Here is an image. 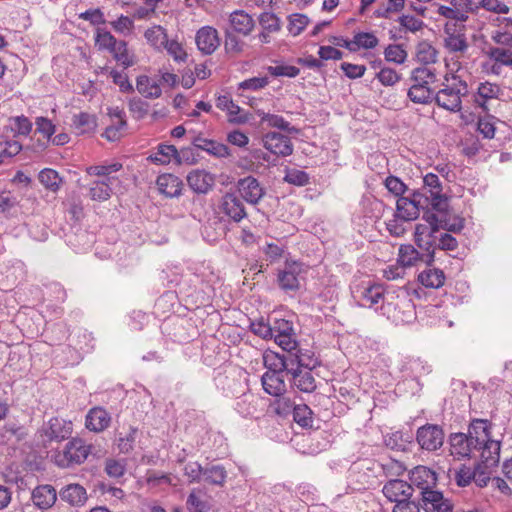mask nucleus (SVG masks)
I'll return each mask as SVG.
<instances>
[{"mask_svg": "<svg viewBox=\"0 0 512 512\" xmlns=\"http://www.w3.org/2000/svg\"><path fill=\"white\" fill-rule=\"evenodd\" d=\"M220 210L234 222H240L247 216L242 200L233 193H227L222 197Z\"/></svg>", "mask_w": 512, "mask_h": 512, "instance_id": "nucleus-16", "label": "nucleus"}, {"mask_svg": "<svg viewBox=\"0 0 512 512\" xmlns=\"http://www.w3.org/2000/svg\"><path fill=\"white\" fill-rule=\"evenodd\" d=\"M468 94V85L459 75L445 77L443 88L440 89L434 99L438 106L458 112L462 109V97Z\"/></svg>", "mask_w": 512, "mask_h": 512, "instance_id": "nucleus-1", "label": "nucleus"}, {"mask_svg": "<svg viewBox=\"0 0 512 512\" xmlns=\"http://www.w3.org/2000/svg\"><path fill=\"white\" fill-rule=\"evenodd\" d=\"M92 446L87 445L81 438L68 441L63 450L54 455L55 464L60 468H69L85 462L91 453Z\"/></svg>", "mask_w": 512, "mask_h": 512, "instance_id": "nucleus-3", "label": "nucleus"}, {"mask_svg": "<svg viewBox=\"0 0 512 512\" xmlns=\"http://www.w3.org/2000/svg\"><path fill=\"white\" fill-rule=\"evenodd\" d=\"M229 22L234 32L244 36L249 35L254 29L253 18L243 10H236L230 14Z\"/></svg>", "mask_w": 512, "mask_h": 512, "instance_id": "nucleus-28", "label": "nucleus"}, {"mask_svg": "<svg viewBox=\"0 0 512 512\" xmlns=\"http://www.w3.org/2000/svg\"><path fill=\"white\" fill-rule=\"evenodd\" d=\"M425 512H452L454 504L443 493L436 489L421 492L419 504Z\"/></svg>", "mask_w": 512, "mask_h": 512, "instance_id": "nucleus-8", "label": "nucleus"}, {"mask_svg": "<svg viewBox=\"0 0 512 512\" xmlns=\"http://www.w3.org/2000/svg\"><path fill=\"white\" fill-rule=\"evenodd\" d=\"M121 168L122 164L112 163L107 165L90 166L86 171L89 175L103 177L102 181L113 183L116 178L111 176V174L119 171Z\"/></svg>", "mask_w": 512, "mask_h": 512, "instance_id": "nucleus-43", "label": "nucleus"}, {"mask_svg": "<svg viewBox=\"0 0 512 512\" xmlns=\"http://www.w3.org/2000/svg\"><path fill=\"white\" fill-rule=\"evenodd\" d=\"M158 190L167 197H178L181 195L183 182L173 174H162L156 181Z\"/></svg>", "mask_w": 512, "mask_h": 512, "instance_id": "nucleus-27", "label": "nucleus"}, {"mask_svg": "<svg viewBox=\"0 0 512 512\" xmlns=\"http://www.w3.org/2000/svg\"><path fill=\"white\" fill-rule=\"evenodd\" d=\"M60 497L72 506H82L87 500V493L83 486L69 484L60 491Z\"/></svg>", "mask_w": 512, "mask_h": 512, "instance_id": "nucleus-29", "label": "nucleus"}, {"mask_svg": "<svg viewBox=\"0 0 512 512\" xmlns=\"http://www.w3.org/2000/svg\"><path fill=\"white\" fill-rule=\"evenodd\" d=\"M261 382L264 391L274 397H280L286 391L283 373L265 372L261 377Z\"/></svg>", "mask_w": 512, "mask_h": 512, "instance_id": "nucleus-25", "label": "nucleus"}, {"mask_svg": "<svg viewBox=\"0 0 512 512\" xmlns=\"http://www.w3.org/2000/svg\"><path fill=\"white\" fill-rule=\"evenodd\" d=\"M294 360V367L300 369H314L319 365L318 359L309 350H297L294 357H290Z\"/></svg>", "mask_w": 512, "mask_h": 512, "instance_id": "nucleus-51", "label": "nucleus"}, {"mask_svg": "<svg viewBox=\"0 0 512 512\" xmlns=\"http://www.w3.org/2000/svg\"><path fill=\"white\" fill-rule=\"evenodd\" d=\"M476 450H481V460L486 468L497 466L500 460L501 442L489 439L487 443L480 444Z\"/></svg>", "mask_w": 512, "mask_h": 512, "instance_id": "nucleus-26", "label": "nucleus"}, {"mask_svg": "<svg viewBox=\"0 0 512 512\" xmlns=\"http://www.w3.org/2000/svg\"><path fill=\"white\" fill-rule=\"evenodd\" d=\"M187 183L195 193L206 194L214 186L215 177L205 170L197 169L188 174Z\"/></svg>", "mask_w": 512, "mask_h": 512, "instance_id": "nucleus-18", "label": "nucleus"}, {"mask_svg": "<svg viewBox=\"0 0 512 512\" xmlns=\"http://www.w3.org/2000/svg\"><path fill=\"white\" fill-rule=\"evenodd\" d=\"M38 178L40 183L52 192H57L63 182L58 172L50 168H45L40 171Z\"/></svg>", "mask_w": 512, "mask_h": 512, "instance_id": "nucleus-44", "label": "nucleus"}, {"mask_svg": "<svg viewBox=\"0 0 512 512\" xmlns=\"http://www.w3.org/2000/svg\"><path fill=\"white\" fill-rule=\"evenodd\" d=\"M226 479V471L221 466H211L204 468L203 473V481L215 484V485H222L225 482Z\"/></svg>", "mask_w": 512, "mask_h": 512, "instance_id": "nucleus-56", "label": "nucleus"}, {"mask_svg": "<svg viewBox=\"0 0 512 512\" xmlns=\"http://www.w3.org/2000/svg\"><path fill=\"white\" fill-rule=\"evenodd\" d=\"M385 445L391 450L395 451H405L407 440L403 438V434L400 431H396L390 434H387L384 438Z\"/></svg>", "mask_w": 512, "mask_h": 512, "instance_id": "nucleus-64", "label": "nucleus"}, {"mask_svg": "<svg viewBox=\"0 0 512 512\" xmlns=\"http://www.w3.org/2000/svg\"><path fill=\"white\" fill-rule=\"evenodd\" d=\"M385 60L396 64H402L407 58L406 50L398 44H390L384 51Z\"/></svg>", "mask_w": 512, "mask_h": 512, "instance_id": "nucleus-59", "label": "nucleus"}, {"mask_svg": "<svg viewBox=\"0 0 512 512\" xmlns=\"http://www.w3.org/2000/svg\"><path fill=\"white\" fill-rule=\"evenodd\" d=\"M487 56L494 62L512 67V51L508 48L490 47Z\"/></svg>", "mask_w": 512, "mask_h": 512, "instance_id": "nucleus-54", "label": "nucleus"}, {"mask_svg": "<svg viewBox=\"0 0 512 512\" xmlns=\"http://www.w3.org/2000/svg\"><path fill=\"white\" fill-rule=\"evenodd\" d=\"M136 88L142 96L149 99H157L162 94L160 84L146 75L137 78Z\"/></svg>", "mask_w": 512, "mask_h": 512, "instance_id": "nucleus-34", "label": "nucleus"}, {"mask_svg": "<svg viewBox=\"0 0 512 512\" xmlns=\"http://www.w3.org/2000/svg\"><path fill=\"white\" fill-rule=\"evenodd\" d=\"M156 164H168L172 159L180 163L178 151L173 145H159L157 152L149 157Z\"/></svg>", "mask_w": 512, "mask_h": 512, "instance_id": "nucleus-42", "label": "nucleus"}, {"mask_svg": "<svg viewBox=\"0 0 512 512\" xmlns=\"http://www.w3.org/2000/svg\"><path fill=\"white\" fill-rule=\"evenodd\" d=\"M110 53L113 55L117 62L124 66V68H128L134 65V59L128 52L126 41L117 40Z\"/></svg>", "mask_w": 512, "mask_h": 512, "instance_id": "nucleus-48", "label": "nucleus"}, {"mask_svg": "<svg viewBox=\"0 0 512 512\" xmlns=\"http://www.w3.org/2000/svg\"><path fill=\"white\" fill-rule=\"evenodd\" d=\"M262 143L266 150L277 157H286L293 153L291 139L278 132H268L263 135Z\"/></svg>", "mask_w": 512, "mask_h": 512, "instance_id": "nucleus-9", "label": "nucleus"}, {"mask_svg": "<svg viewBox=\"0 0 512 512\" xmlns=\"http://www.w3.org/2000/svg\"><path fill=\"white\" fill-rule=\"evenodd\" d=\"M378 38L369 32H359L354 35L353 40L344 41V46L351 50L355 51L357 49H373L378 45Z\"/></svg>", "mask_w": 512, "mask_h": 512, "instance_id": "nucleus-33", "label": "nucleus"}, {"mask_svg": "<svg viewBox=\"0 0 512 512\" xmlns=\"http://www.w3.org/2000/svg\"><path fill=\"white\" fill-rule=\"evenodd\" d=\"M442 184L439 177L434 173H428L423 178V187L421 193L429 198V205L434 211H442L446 207L448 197L442 192Z\"/></svg>", "mask_w": 512, "mask_h": 512, "instance_id": "nucleus-5", "label": "nucleus"}, {"mask_svg": "<svg viewBox=\"0 0 512 512\" xmlns=\"http://www.w3.org/2000/svg\"><path fill=\"white\" fill-rule=\"evenodd\" d=\"M309 19L304 14L295 13L289 16L288 31L291 35H299L308 25Z\"/></svg>", "mask_w": 512, "mask_h": 512, "instance_id": "nucleus-61", "label": "nucleus"}, {"mask_svg": "<svg viewBox=\"0 0 512 512\" xmlns=\"http://www.w3.org/2000/svg\"><path fill=\"white\" fill-rule=\"evenodd\" d=\"M48 429L46 430V435L50 440H64L68 438L71 434V424L66 423L64 420L54 417L51 418L48 422Z\"/></svg>", "mask_w": 512, "mask_h": 512, "instance_id": "nucleus-35", "label": "nucleus"}, {"mask_svg": "<svg viewBox=\"0 0 512 512\" xmlns=\"http://www.w3.org/2000/svg\"><path fill=\"white\" fill-rule=\"evenodd\" d=\"M429 214H434V212L429 210L424 212L422 219L426 223L416 224L414 233L417 246L427 252L425 259L427 265H431L434 262L437 233H439L437 223H431V221L426 218V216Z\"/></svg>", "mask_w": 512, "mask_h": 512, "instance_id": "nucleus-2", "label": "nucleus"}, {"mask_svg": "<svg viewBox=\"0 0 512 512\" xmlns=\"http://www.w3.org/2000/svg\"><path fill=\"white\" fill-rule=\"evenodd\" d=\"M418 280L427 288H440L445 282V275L440 269L429 268L418 275Z\"/></svg>", "mask_w": 512, "mask_h": 512, "instance_id": "nucleus-38", "label": "nucleus"}, {"mask_svg": "<svg viewBox=\"0 0 512 512\" xmlns=\"http://www.w3.org/2000/svg\"><path fill=\"white\" fill-rule=\"evenodd\" d=\"M117 39L107 30L97 29L95 35V44L100 50H108L109 52L115 46Z\"/></svg>", "mask_w": 512, "mask_h": 512, "instance_id": "nucleus-62", "label": "nucleus"}, {"mask_svg": "<svg viewBox=\"0 0 512 512\" xmlns=\"http://www.w3.org/2000/svg\"><path fill=\"white\" fill-rule=\"evenodd\" d=\"M108 115L110 117L111 123L105 129L103 136L108 141H117L123 135V130L127 126V122L125 119V113L123 110L116 108H108Z\"/></svg>", "mask_w": 512, "mask_h": 512, "instance_id": "nucleus-17", "label": "nucleus"}, {"mask_svg": "<svg viewBox=\"0 0 512 512\" xmlns=\"http://www.w3.org/2000/svg\"><path fill=\"white\" fill-rule=\"evenodd\" d=\"M138 429L130 426L127 433H119L116 439V446L120 453L128 454L134 449Z\"/></svg>", "mask_w": 512, "mask_h": 512, "instance_id": "nucleus-49", "label": "nucleus"}, {"mask_svg": "<svg viewBox=\"0 0 512 512\" xmlns=\"http://www.w3.org/2000/svg\"><path fill=\"white\" fill-rule=\"evenodd\" d=\"M437 50L427 41L418 43L416 47V59L425 66L437 61Z\"/></svg>", "mask_w": 512, "mask_h": 512, "instance_id": "nucleus-46", "label": "nucleus"}, {"mask_svg": "<svg viewBox=\"0 0 512 512\" xmlns=\"http://www.w3.org/2000/svg\"><path fill=\"white\" fill-rule=\"evenodd\" d=\"M72 127L78 134L91 133L97 127V119L95 115L80 112L72 117Z\"/></svg>", "mask_w": 512, "mask_h": 512, "instance_id": "nucleus-37", "label": "nucleus"}, {"mask_svg": "<svg viewBox=\"0 0 512 512\" xmlns=\"http://www.w3.org/2000/svg\"><path fill=\"white\" fill-rule=\"evenodd\" d=\"M195 42L202 54L211 55L220 46L221 39L217 29L212 26H203L196 32Z\"/></svg>", "mask_w": 512, "mask_h": 512, "instance_id": "nucleus-12", "label": "nucleus"}, {"mask_svg": "<svg viewBox=\"0 0 512 512\" xmlns=\"http://www.w3.org/2000/svg\"><path fill=\"white\" fill-rule=\"evenodd\" d=\"M384 297V288L381 284H373L360 291V302L364 307L372 308Z\"/></svg>", "mask_w": 512, "mask_h": 512, "instance_id": "nucleus-36", "label": "nucleus"}, {"mask_svg": "<svg viewBox=\"0 0 512 512\" xmlns=\"http://www.w3.org/2000/svg\"><path fill=\"white\" fill-rule=\"evenodd\" d=\"M472 441L465 433H452L449 437L451 454L458 458L469 457L475 449Z\"/></svg>", "mask_w": 512, "mask_h": 512, "instance_id": "nucleus-22", "label": "nucleus"}, {"mask_svg": "<svg viewBox=\"0 0 512 512\" xmlns=\"http://www.w3.org/2000/svg\"><path fill=\"white\" fill-rule=\"evenodd\" d=\"M501 92V88L499 85L490 82L480 83L477 90V96L475 102L485 110L487 109L485 106L486 101L490 99H496L499 97Z\"/></svg>", "mask_w": 512, "mask_h": 512, "instance_id": "nucleus-39", "label": "nucleus"}, {"mask_svg": "<svg viewBox=\"0 0 512 512\" xmlns=\"http://www.w3.org/2000/svg\"><path fill=\"white\" fill-rule=\"evenodd\" d=\"M192 144L196 148L203 150L216 158H227L231 156L230 149L227 145L212 139L197 136L193 139Z\"/></svg>", "mask_w": 512, "mask_h": 512, "instance_id": "nucleus-23", "label": "nucleus"}, {"mask_svg": "<svg viewBox=\"0 0 512 512\" xmlns=\"http://www.w3.org/2000/svg\"><path fill=\"white\" fill-rule=\"evenodd\" d=\"M259 24L267 32H278L281 29L280 19L271 12H263L259 16Z\"/></svg>", "mask_w": 512, "mask_h": 512, "instance_id": "nucleus-60", "label": "nucleus"}, {"mask_svg": "<svg viewBox=\"0 0 512 512\" xmlns=\"http://www.w3.org/2000/svg\"><path fill=\"white\" fill-rule=\"evenodd\" d=\"M491 423L486 419H473L468 427V437L473 440L475 448L487 443L490 438Z\"/></svg>", "mask_w": 512, "mask_h": 512, "instance_id": "nucleus-24", "label": "nucleus"}, {"mask_svg": "<svg viewBox=\"0 0 512 512\" xmlns=\"http://www.w3.org/2000/svg\"><path fill=\"white\" fill-rule=\"evenodd\" d=\"M409 99L417 104H428L433 100V91L429 86L412 84L408 90Z\"/></svg>", "mask_w": 512, "mask_h": 512, "instance_id": "nucleus-45", "label": "nucleus"}, {"mask_svg": "<svg viewBox=\"0 0 512 512\" xmlns=\"http://www.w3.org/2000/svg\"><path fill=\"white\" fill-rule=\"evenodd\" d=\"M258 398L251 393L242 394L235 403V409L244 417H251L257 412Z\"/></svg>", "mask_w": 512, "mask_h": 512, "instance_id": "nucleus-40", "label": "nucleus"}, {"mask_svg": "<svg viewBox=\"0 0 512 512\" xmlns=\"http://www.w3.org/2000/svg\"><path fill=\"white\" fill-rule=\"evenodd\" d=\"M431 223H437L438 229L442 228L452 233H459L465 225V219L459 215H451L449 212V203L442 211H435L434 214L426 216Z\"/></svg>", "mask_w": 512, "mask_h": 512, "instance_id": "nucleus-11", "label": "nucleus"}, {"mask_svg": "<svg viewBox=\"0 0 512 512\" xmlns=\"http://www.w3.org/2000/svg\"><path fill=\"white\" fill-rule=\"evenodd\" d=\"M419 260H422L421 254L411 244L401 245L399 248L398 262L403 267H410L415 265Z\"/></svg>", "mask_w": 512, "mask_h": 512, "instance_id": "nucleus-50", "label": "nucleus"}, {"mask_svg": "<svg viewBox=\"0 0 512 512\" xmlns=\"http://www.w3.org/2000/svg\"><path fill=\"white\" fill-rule=\"evenodd\" d=\"M258 116L260 117L261 123H266L270 127L278 128L290 134L298 132V129L292 126L282 116L265 112H258Z\"/></svg>", "mask_w": 512, "mask_h": 512, "instance_id": "nucleus-41", "label": "nucleus"}, {"mask_svg": "<svg viewBox=\"0 0 512 512\" xmlns=\"http://www.w3.org/2000/svg\"><path fill=\"white\" fill-rule=\"evenodd\" d=\"M111 416L102 407L90 409L86 415L85 426L93 432H102L110 426Z\"/></svg>", "mask_w": 512, "mask_h": 512, "instance_id": "nucleus-20", "label": "nucleus"}, {"mask_svg": "<svg viewBox=\"0 0 512 512\" xmlns=\"http://www.w3.org/2000/svg\"><path fill=\"white\" fill-rule=\"evenodd\" d=\"M224 49L227 54L239 55L243 52L244 42L230 30L225 31Z\"/></svg>", "mask_w": 512, "mask_h": 512, "instance_id": "nucleus-57", "label": "nucleus"}, {"mask_svg": "<svg viewBox=\"0 0 512 512\" xmlns=\"http://www.w3.org/2000/svg\"><path fill=\"white\" fill-rule=\"evenodd\" d=\"M429 206V198L419 191L412 197H399L396 202V214L404 221H412L418 218L420 210Z\"/></svg>", "mask_w": 512, "mask_h": 512, "instance_id": "nucleus-4", "label": "nucleus"}, {"mask_svg": "<svg viewBox=\"0 0 512 512\" xmlns=\"http://www.w3.org/2000/svg\"><path fill=\"white\" fill-rule=\"evenodd\" d=\"M445 46L451 52H465L468 48L466 37L463 33L457 32L451 25H445Z\"/></svg>", "mask_w": 512, "mask_h": 512, "instance_id": "nucleus-31", "label": "nucleus"}, {"mask_svg": "<svg viewBox=\"0 0 512 512\" xmlns=\"http://www.w3.org/2000/svg\"><path fill=\"white\" fill-rule=\"evenodd\" d=\"M294 421L302 427H311L313 424L312 410L305 404L295 405L293 409Z\"/></svg>", "mask_w": 512, "mask_h": 512, "instance_id": "nucleus-55", "label": "nucleus"}, {"mask_svg": "<svg viewBox=\"0 0 512 512\" xmlns=\"http://www.w3.org/2000/svg\"><path fill=\"white\" fill-rule=\"evenodd\" d=\"M144 37L154 50L161 52L164 44L167 43L168 34L163 26L153 25L144 32Z\"/></svg>", "mask_w": 512, "mask_h": 512, "instance_id": "nucleus-32", "label": "nucleus"}, {"mask_svg": "<svg viewBox=\"0 0 512 512\" xmlns=\"http://www.w3.org/2000/svg\"><path fill=\"white\" fill-rule=\"evenodd\" d=\"M22 149V144L16 140L0 138V164L4 163L6 159L16 156Z\"/></svg>", "mask_w": 512, "mask_h": 512, "instance_id": "nucleus-53", "label": "nucleus"}, {"mask_svg": "<svg viewBox=\"0 0 512 512\" xmlns=\"http://www.w3.org/2000/svg\"><path fill=\"white\" fill-rule=\"evenodd\" d=\"M410 481L409 484L418 488L421 493L436 487L437 475L435 471L426 466H417L410 472Z\"/></svg>", "mask_w": 512, "mask_h": 512, "instance_id": "nucleus-15", "label": "nucleus"}, {"mask_svg": "<svg viewBox=\"0 0 512 512\" xmlns=\"http://www.w3.org/2000/svg\"><path fill=\"white\" fill-rule=\"evenodd\" d=\"M478 9L473 0H450L449 6L439 5L437 12L445 18L465 22L469 13H475Z\"/></svg>", "mask_w": 512, "mask_h": 512, "instance_id": "nucleus-6", "label": "nucleus"}, {"mask_svg": "<svg viewBox=\"0 0 512 512\" xmlns=\"http://www.w3.org/2000/svg\"><path fill=\"white\" fill-rule=\"evenodd\" d=\"M303 271V265L299 262H286L283 269L279 270L277 282L284 291H297L300 288L299 275Z\"/></svg>", "mask_w": 512, "mask_h": 512, "instance_id": "nucleus-10", "label": "nucleus"}, {"mask_svg": "<svg viewBox=\"0 0 512 512\" xmlns=\"http://www.w3.org/2000/svg\"><path fill=\"white\" fill-rule=\"evenodd\" d=\"M414 488L408 482L400 479L388 481L382 489L384 496L390 501L400 504L407 502L413 495Z\"/></svg>", "mask_w": 512, "mask_h": 512, "instance_id": "nucleus-13", "label": "nucleus"}, {"mask_svg": "<svg viewBox=\"0 0 512 512\" xmlns=\"http://www.w3.org/2000/svg\"><path fill=\"white\" fill-rule=\"evenodd\" d=\"M478 131L483 135L484 138L492 139L495 135V117L487 115L481 117L477 123Z\"/></svg>", "mask_w": 512, "mask_h": 512, "instance_id": "nucleus-63", "label": "nucleus"}, {"mask_svg": "<svg viewBox=\"0 0 512 512\" xmlns=\"http://www.w3.org/2000/svg\"><path fill=\"white\" fill-rule=\"evenodd\" d=\"M416 439L422 449L435 451L444 443V431L439 425L427 424L417 430Z\"/></svg>", "mask_w": 512, "mask_h": 512, "instance_id": "nucleus-7", "label": "nucleus"}, {"mask_svg": "<svg viewBox=\"0 0 512 512\" xmlns=\"http://www.w3.org/2000/svg\"><path fill=\"white\" fill-rule=\"evenodd\" d=\"M163 50H165L176 62H184L187 59V53L183 45L176 39H167V43L164 44Z\"/></svg>", "mask_w": 512, "mask_h": 512, "instance_id": "nucleus-58", "label": "nucleus"}, {"mask_svg": "<svg viewBox=\"0 0 512 512\" xmlns=\"http://www.w3.org/2000/svg\"><path fill=\"white\" fill-rule=\"evenodd\" d=\"M264 364L267 368L266 372H286L287 374H289V368H292L294 366V360L286 358L284 355L272 353L264 355Z\"/></svg>", "mask_w": 512, "mask_h": 512, "instance_id": "nucleus-30", "label": "nucleus"}, {"mask_svg": "<svg viewBox=\"0 0 512 512\" xmlns=\"http://www.w3.org/2000/svg\"><path fill=\"white\" fill-rule=\"evenodd\" d=\"M113 183L97 180L91 183L89 189L90 198L94 201H106L111 197Z\"/></svg>", "mask_w": 512, "mask_h": 512, "instance_id": "nucleus-47", "label": "nucleus"}, {"mask_svg": "<svg viewBox=\"0 0 512 512\" xmlns=\"http://www.w3.org/2000/svg\"><path fill=\"white\" fill-rule=\"evenodd\" d=\"M411 80L413 84L429 86L436 81L435 70L427 66L417 67L412 71Z\"/></svg>", "mask_w": 512, "mask_h": 512, "instance_id": "nucleus-52", "label": "nucleus"}, {"mask_svg": "<svg viewBox=\"0 0 512 512\" xmlns=\"http://www.w3.org/2000/svg\"><path fill=\"white\" fill-rule=\"evenodd\" d=\"M293 385L302 392L311 393L316 389V380L312 369L289 368Z\"/></svg>", "mask_w": 512, "mask_h": 512, "instance_id": "nucleus-21", "label": "nucleus"}, {"mask_svg": "<svg viewBox=\"0 0 512 512\" xmlns=\"http://www.w3.org/2000/svg\"><path fill=\"white\" fill-rule=\"evenodd\" d=\"M237 187L242 199L252 205H256L265 195V190L259 181L253 176L239 179Z\"/></svg>", "mask_w": 512, "mask_h": 512, "instance_id": "nucleus-14", "label": "nucleus"}, {"mask_svg": "<svg viewBox=\"0 0 512 512\" xmlns=\"http://www.w3.org/2000/svg\"><path fill=\"white\" fill-rule=\"evenodd\" d=\"M31 498L37 508L47 510L55 504L57 492L52 485L43 484L33 489Z\"/></svg>", "mask_w": 512, "mask_h": 512, "instance_id": "nucleus-19", "label": "nucleus"}]
</instances>
